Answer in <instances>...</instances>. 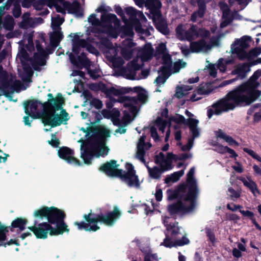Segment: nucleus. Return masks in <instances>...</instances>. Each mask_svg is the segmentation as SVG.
Masks as SVG:
<instances>
[{"mask_svg": "<svg viewBox=\"0 0 261 261\" xmlns=\"http://www.w3.org/2000/svg\"><path fill=\"white\" fill-rule=\"evenodd\" d=\"M49 208L47 222L51 225L55 224V228L60 234L64 232H68L69 229L64 221L66 216L64 212L55 206H50Z\"/></svg>", "mask_w": 261, "mask_h": 261, "instance_id": "obj_11", "label": "nucleus"}, {"mask_svg": "<svg viewBox=\"0 0 261 261\" xmlns=\"http://www.w3.org/2000/svg\"><path fill=\"white\" fill-rule=\"evenodd\" d=\"M83 218L87 223L84 221L75 222L74 225L77 226L79 230H84L87 231H96L100 229L97 225L98 222L106 225H112L114 222V210L103 214L100 212L99 214L92 213V210L88 214H84Z\"/></svg>", "mask_w": 261, "mask_h": 261, "instance_id": "obj_6", "label": "nucleus"}, {"mask_svg": "<svg viewBox=\"0 0 261 261\" xmlns=\"http://www.w3.org/2000/svg\"><path fill=\"white\" fill-rule=\"evenodd\" d=\"M199 10L194 12L191 16V20L193 22H196L198 18L203 16L205 10V5L201 2H198Z\"/></svg>", "mask_w": 261, "mask_h": 261, "instance_id": "obj_41", "label": "nucleus"}, {"mask_svg": "<svg viewBox=\"0 0 261 261\" xmlns=\"http://www.w3.org/2000/svg\"><path fill=\"white\" fill-rule=\"evenodd\" d=\"M146 5L148 6L153 15V20L156 28L163 34H167L168 30L166 25L165 23L161 22L162 18L159 11L162 5L161 2L159 0H146Z\"/></svg>", "mask_w": 261, "mask_h": 261, "instance_id": "obj_15", "label": "nucleus"}, {"mask_svg": "<svg viewBox=\"0 0 261 261\" xmlns=\"http://www.w3.org/2000/svg\"><path fill=\"white\" fill-rule=\"evenodd\" d=\"M187 63L180 60L174 63L172 67L171 70L173 73L179 72L180 69L184 68L186 67Z\"/></svg>", "mask_w": 261, "mask_h": 261, "instance_id": "obj_50", "label": "nucleus"}, {"mask_svg": "<svg viewBox=\"0 0 261 261\" xmlns=\"http://www.w3.org/2000/svg\"><path fill=\"white\" fill-rule=\"evenodd\" d=\"M205 38H202L198 41H193L190 43V50L191 53H207L210 51L212 48L217 46L219 44V38L218 37H213L207 42L204 39Z\"/></svg>", "mask_w": 261, "mask_h": 261, "instance_id": "obj_13", "label": "nucleus"}, {"mask_svg": "<svg viewBox=\"0 0 261 261\" xmlns=\"http://www.w3.org/2000/svg\"><path fill=\"white\" fill-rule=\"evenodd\" d=\"M88 20L89 22L92 25H100V20L96 18V14H91L89 16Z\"/></svg>", "mask_w": 261, "mask_h": 261, "instance_id": "obj_56", "label": "nucleus"}, {"mask_svg": "<svg viewBox=\"0 0 261 261\" xmlns=\"http://www.w3.org/2000/svg\"><path fill=\"white\" fill-rule=\"evenodd\" d=\"M167 125V121L160 118H158L150 127V133L151 137L155 141L159 140V138L157 134V128L162 133L164 132V129Z\"/></svg>", "mask_w": 261, "mask_h": 261, "instance_id": "obj_30", "label": "nucleus"}, {"mask_svg": "<svg viewBox=\"0 0 261 261\" xmlns=\"http://www.w3.org/2000/svg\"><path fill=\"white\" fill-rule=\"evenodd\" d=\"M10 86V81L7 72L0 66V89L6 97L9 96L10 92L8 90Z\"/></svg>", "mask_w": 261, "mask_h": 261, "instance_id": "obj_26", "label": "nucleus"}, {"mask_svg": "<svg viewBox=\"0 0 261 261\" xmlns=\"http://www.w3.org/2000/svg\"><path fill=\"white\" fill-rule=\"evenodd\" d=\"M85 47L90 53L95 55L96 56L99 55V53L98 50L96 49V48L92 45H91V44L89 43L87 41V45L86 46H85Z\"/></svg>", "mask_w": 261, "mask_h": 261, "instance_id": "obj_60", "label": "nucleus"}, {"mask_svg": "<svg viewBox=\"0 0 261 261\" xmlns=\"http://www.w3.org/2000/svg\"><path fill=\"white\" fill-rule=\"evenodd\" d=\"M250 70V67L247 64L238 65L232 71L233 74H237L241 79L244 78L246 74Z\"/></svg>", "mask_w": 261, "mask_h": 261, "instance_id": "obj_38", "label": "nucleus"}, {"mask_svg": "<svg viewBox=\"0 0 261 261\" xmlns=\"http://www.w3.org/2000/svg\"><path fill=\"white\" fill-rule=\"evenodd\" d=\"M135 91L138 92V99L135 97H128L124 95V94L128 92V90L125 88L117 87L115 88V102L118 101L122 103L123 106L128 108L130 114L125 112L124 111V116L122 121L117 120L116 118L119 116L120 113L115 110V126L117 127L115 129V133L120 134H124L126 132V126L134 119L138 112L139 107L138 100L144 103L147 97V92L141 87H135L134 88Z\"/></svg>", "mask_w": 261, "mask_h": 261, "instance_id": "obj_3", "label": "nucleus"}, {"mask_svg": "<svg viewBox=\"0 0 261 261\" xmlns=\"http://www.w3.org/2000/svg\"><path fill=\"white\" fill-rule=\"evenodd\" d=\"M99 41L96 42V45L99 49L105 54L110 53V50L114 49L112 42L103 35H95Z\"/></svg>", "mask_w": 261, "mask_h": 261, "instance_id": "obj_23", "label": "nucleus"}, {"mask_svg": "<svg viewBox=\"0 0 261 261\" xmlns=\"http://www.w3.org/2000/svg\"><path fill=\"white\" fill-rule=\"evenodd\" d=\"M231 19L229 15L223 14L220 26L222 28H224L228 25L231 22Z\"/></svg>", "mask_w": 261, "mask_h": 261, "instance_id": "obj_61", "label": "nucleus"}, {"mask_svg": "<svg viewBox=\"0 0 261 261\" xmlns=\"http://www.w3.org/2000/svg\"><path fill=\"white\" fill-rule=\"evenodd\" d=\"M115 12L122 17L125 24V27L123 28V32L125 35L132 37L134 35L133 29H135L136 32L138 33H145L139 21V19L142 21L146 20V18L142 12L137 11L132 7L126 8L125 12L129 17L128 21L123 17V10L120 7H115Z\"/></svg>", "mask_w": 261, "mask_h": 261, "instance_id": "obj_7", "label": "nucleus"}, {"mask_svg": "<svg viewBox=\"0 0 261 261\" xmlns=\"http://www.w3.org/2000/svg\"><path fill=\"white\" fill-rule=\"evenodd\" d=\"M195 172V168H192L187 174V184L185 188L188 190L189 195L188 196L184 197L183 200L185 202L184 205L182 203L179 205H172L169 207V211L171 213H175L179 210L184 211H189L194 206V200L196 199L198 189L196 180L194 178L193 175Z\"/></svg>", "mask_w": 261, "mask_h": 261, "instance_id": "obj_8", "label": "nucleus"}, {"mask_svg": "<svg viewBox=\"0 0 261 261\" xmlns=\"http://www.w3.org/2000/svg\"><path fill=\"white\" fill-rule=\"evenodd\" d=\"M63 6L64 8L68 11V13L74 14L79 17H83L84 15L81 4L77 1H73L72 4L69 2L65 1L63 2Z\"/></svg>", "mask_w": 261, "mask_h": 261, "instance_id": "obj_25", "label": "nucleus"}, {"mask_svg": "<svg viewBox=\"0 0 261 261\" xmlns=\"http://www.w3.org/2000/svg\"><path fill=\"white\" fill-rule=\"evenodd\" d=\"M261 76V70L256 71L249 80L229 92L225 97L214 104L207 111L208 117L211 118L214 114L220 115L222 113L233 110L240 105H249L254 102L260 95L256 89L259 84L257 80Z\"/></svg>", "mask_w": 261, "mask_h": 261, "instance_id": "obj_1", "label": "nucleus"}, {"mask_svg": "<svg viewBox=\"0 0 261 261\" xmlns=\"http://www.w3.org/2000/svg\"><path fill=\"white\" fill-rule=\"evenodd\" d=\"M23 70L25 72V73L27 74L26 75L22 77V80L24 82H31L32 79L31 77L33 74V71L30 66V65H23Z\"/></svg>", "mask_w": 261, "mask_h": 261, "instance_id": "obj_44", "label": "nucleus"}, {"mask_svg": "<svg viewBox=\"0 0 261 261\" xmlns=\"http://www.w3.org/2000/svg\"><path fill=\"white\" fill-rule=\"evenodd\" d=\"M146 136H142L136 143L135 158L142 163H145L144 156L146 152L151 147V144L149 142H146Z\"/></svg>", "mask_w": 261, "mask_h": 261, "instance_id": "obj_19", "label": "nucleus"}, {"mask_svg": "<svg viewBox=\"0 0 261 261\" xmlns=\"http://www.w3.org/2000/svg\"><path fill=\"white\" fill-rule=\"evenodd\" d=\"M243 150L245 152H247L250 155H251L253 158L261 163V157L253 150L249 149L247 148H244Z\"/></svg>", "mask_w": 261, "mask_h": 261, "instance_id": "obj_58", "label": "nucleus"}, {"mask_svg": "<svg viewBox=\"0 0 261 261\" xmlns=\"http://www.w3.org/2000/svg\"><path fill=\"white\" fill-rule=\"evenodd\" d=\"M185 114L189 117L185 124L188 125L192 138L189 139L188 143L182 146L181 149L183 151H188L192 147L194 139L199 136L200 130L198 127L199 121L193 117L194 115L188 110L186 111Z\"/></svg>", "mask_w": 261, "mask_h": 261, "instance_id": "obj_16", "label": "nucleus"}, {"mask_svg": "<svg viewBox=\"0 0 261 261\" xmlns=\"http://www.w3.org/2000/svg\"><path fill=\"white\" fill-rule=\"evenodd\" d=\"M26 48L31 51L34 50V44L33 43V36L30 35L28 38V44L26 45Z\"/></svg>", "mask_w": 261, "mask_h": 261, "instance_id": "obj_62", "label": "nucleus"}, {"mask_svg": "<svg viewBox=\"0 0 261 261\" xmlns=\"http://www.w3.org/2000/svg\"><path fill=\"white\" fill-rule=\"evenodd\" d=\"M126 171L118 168V165L115 163V177L120 180L130 187L139 188L141 181L138 176L136 174L134 166L129 163L125 165Z\"/></svg>", "mask_w": 261, "mask_h": 261, "instance_id": "obj_10", "label": "nucleus"}, {"mask_svg": "<svg viewBox=\"0 0 261 261\" xmlns=\"http://www.w3.org/2000/svg\"><path fill=\"white\" fill-rule=\"evenodd\" d=\"M47 96L49 99L47 101L42 103V107L44 111L51 110L52 111L44 113L42 121L45 126L55 127L61 125L64 121H68L69 114L63 109L65 99L61 93H58L55 98L51 93H48Z\"/></svg>", "mask_w": 261, "mask_h": 261, "instance_id": "obj_4", "label": "nucleus"}, {"mask_svg": "<svg viewBox=\"0 0 261 261\" xmlns=\"http://www.w3.org/2000/svg\"><path fill=\"white\" fill-rule=\"evenodd\" d=\"M88 73L93 80H96L100 76L97 74V71L96 69H88Z\"/></svg>", "mask_w": 261, "mask_h": 261, "instance_id": "obj_63", "label": "nucleus"}, {"mask_svg": "<svg viewBox=\"0 0 261 261\" xmlns=\"http://www.w3.org/2000/svg\"><path fill=\"white\" fill-rule=\"evenodd\" d=\"M192 89L193 88L191 86H177L175 95L178 98L183 97L187 95Z\"/></svg>", "mask_w": 261, "mask_h": 261, "instance_id": "obj_40", "label": "nucleus"}, {"mask_svg": "<svg viewBox=\"0 0 261 261\" xmlns=\"http://www.w3.org/2000/svg\"><path fill=\"white\" fill-rule=\"evenodd\" d=\"M28 228L33 232L37 239H46L48 233L50 236L60 234L55 228L47 222L38 223L37 225L34 224V226H30Z\"/></svg>", "mask_w": 261, "mask_h": 261, "instance_id": "obj_17", "label": "nucleus"}, {"mask_svg": "<svg viewBox=\"0 0 261 261\" xmlns=\"http://www.w3.org/2000/svg\"><path fill=\"white\" fill-rule=\"evenodd\" d=\"M215 135L217 138H220L223 139L230 145H238V142L233 140L231 137L226 134L221 129H219L218 130L216 131Z\"/></svg>", "mask_w": 261, "mask_h": 261, "instance_id": "obj_39", "label": "nucleus"}, {"mask_svg": "<svg viewBox=\"0 0 261 261\" xmlns=\"http://www.w3.org/2000/svg\"><path fill=\"white\" fill-rule=\"evenodd\" d=\"M176 37L180 40L191 41L198 37L208 38L210 33L204 28L198 29L197 26L191 24L188 27V24H180L176 29Z\"/></svg>", "mask_w": 261, "mask_h": 261, "instance_id": "obj_9", "label": "nucleus"}, {"mask_svg": "<svg viewBox=\"0 0 261 261\" xmlns=\"http://www.w3.org/2000/svg\"><path fill=\"white\" fill-rule=\"evenodd\" d=\"M233 62V61L232 59H224L221 58L218 60V63L217 65V67L221 72H224L226 70L227 65L232 64Z\"/></svg>", "mask_w": 261, "mask_h": 261, "instance_id": "obj_45", "label": "nucleus"}, {"mask_svg": "<svg viewBox=\"0 0 261 261\" xmlns=\"http://www.w3.org/2000/svg\"><path fill=\"white\" fill-rule=\"evenodd\" d=\"M189 239L185 236L183 237L181 240L173 241L170 236L166 233V238L163 242L161 243V245L164 246L166 247L172 248L187 245L189 243Z\"/></svg>", "mask_w": 261, "mask_h": 261, "instance_id": "obj_32", "label": "nucleus"}, {"mask_svg": "<svg viewBox=\"0 0 261 261\" xmlns=\"http://www.w3.org/2000/svg\"><path fill=\"white\" fill-rule=\"evenodd\" d=\"M173 158V155L171 153H168L165 156L162 152H160L156 155L155 162L156 164L160 165L162 171H165L172 169Z\"/></svg>", "mask_w": 261, "mask_h": 261, "instance_id": "obj_21", "label": "nucleus"}, {"mask_svg": "<svg viewBox=\"0 0 261 261\" xmlns=\"http://www.w3.org/2000/svg\"><path fill=\"white\" fill-rule=\"evenodd\" d=\"M242 193L241 190H235L232 187H229L227 191V195L230 199L236 201L241 197Z\"/></svg>", "mask_w": 261, "mask_h": 261, "instance_id": "obj_46", "label": "nucleus"}, {"mask_svg": "<svg viewBox=\"0 0 261 261\" xmlns=\"http://www.w3.org/2000/svg\"><path fill=\"white\" fill-rule=\"evenodd\" d=\"M96 12L101 13L100 25L108 26L112 25V22L114 23V14H108V10L104 5H101L96 9Z\"/></svg>", "mask_w": 261, "mask_h": 261, "instance_id": "obj_22", "label": "nucleus"}, {"mask_svg": "<svg viewBox=\"0 0 261 261\" xmlns=\"http://www.w3.org/2000/svg\"><path fill=\"white\" fill-rule=\"evenodd\" d=\"M91 29L90 32L96 34L95 35H102V34H107L109 37L114 38V27L112 25L108 26L103 25H93Z\"/></svg>", "mask_w": 261, "mask_h": 261, "instance_id": "obj_31", "label": "nucleus"}, {"mask_svg": "<svg viewBox=\"0 0 261 261\" xmlns=\"http://www.w3.org/2000/svg\"><path fill=\"white\" fill-rule=\"evenodd\" d=\"M123 64L124 62L121 59L115 58V75L123 76L132 80H139L146 78L149 74L147 70H143L141 71V76H137L136 71L138 69H135L132 66H129V63L127 65V68H124L122 67Z\"/></svg>", "mask_w": 261, "mask_h": 261, "instance_id": "obj_12", "label": "nucleus"}, {"mask_svg": "<svg viewBox=\"0 0 261 261\" xmlns=\"http://www.w3.org/2000/svg\"><path fill=\"white\" fill-rule=\"evenodd\" d=\"M14 25L13 18L10 15L6 16L4 20L3 27L8 31H11L14 28Z\"/></svg>", "mask_w": 261, "mask_h": 261, "instance_id": "obj_47", "label": "nucleus"}, {"mask_svg": "<svg viewBox=\"0 0 261 261\" xmlns=\"http://www.w3.org/2000/svg\"><path fill=\"white\" fill-rule=\"evenodd\" d=\"M155 56L158 59H161L163 64L167 67L171 64V57L168 54L165 44L161 43L156 49Z\"/></svg>", "mask_w": 261, "mask_h": 261, "instance_id": "obj_24", "label": "nucleus"}, {"mask_svg": "<svg viewBox=\"0 0 261 261\" xmlns=\"http://www.w3.org/2000/svg\"><path fill=\"white\" fill-rule=\"evenodd\" d=\"M19 58L22 64V68H23V65H29L28 62L31 60V59L30 58L29 54L23 48H22L20 50V54L19 55Z\"/></svg>", "mask_w": 261, "mask_h": 261, "instance_id": "obj_48", "label": "nucleus"}, {"mask_svg": "<svg viewBox=\"0 0 261 261\" xmlns=\"http://www.w3.org/2000/svg\"><path fill=\"white\" fill-rule=\"evenodd\" d=\"M48 143L55 148L58 147L60 144L59 140L56 138L55 134H51V139L48 141Z\"/></svg>", "mask_w": 261, "mask_h": 261, "instance_id": "obj_57", "label": "nucleus"}, {"mask_svg": "<svg viewBox=\"0 0 261 261\" xmlns=\"http://www.w3.org/2000/svg\"><path fill=\"white\" fill-rule=\"evenodd\" d=\"M64 19L61 18L60 15H58L57 17L52 20L51 28L55 31L61 30L60 25L63 23Z\"/></svg>", "mask_w": 261, "mask_h": 261, "instance_id": "obj_49", "label": "nucleus"}, {"mask_svg": "<svg viewBox=\"0 0 261 261\" xmlns=\"http://www.w3.org/2000/svg\"><path fill=\"white\" fill-rule=\"evenodd\" d=\"M99 170L110 177H114V160L102 164Z\"/></svg>", "mask_w": 261, "mask_h": 261, "instance_id": "obj_36", "label": "nucleus"}, {"mask_svg": "<svg viewBox=\"0 0 261 261\" xmlns=\"http://www.w3.org/2000/svg\"><path fill=\"white\" fill-rule=\"evenodd\" d=\"M23 84L19 80H15L13 84L11 85H10V88L12 91H16L17 92H19L20 89L25 90L26 87H23Z\"/></svg>", "mask_w": 261, "mask_h": 261, "instance_id": "obj_53", "label": "nucleus"}, {"mask_svg": "<svg viewBox=\"0 0 261 261\" xmlns=\"http://www.w3.org/2000/svg\"><path fill=\"white\" fill-rule=\"evenodd\" d=\"M237 178L241 181L243 185L251 191L254 196L257 197L260 195V193L257 188L256 184L252 179L250 176H239Z\"/></svg>", "mask_w": 261, "mask_h": 261, "instance_id": "obj_33", "label": "nucleus"}, {"mask_svg": "<svg viewBox=\"0 0 261 261\" xmlns=\"http://www.w3.org/2000/svg\"><path fill=\"white\" fill-rule=\"evenodd\" d=\"M9 228L10 226H6L0 222V242H3L6 240V233L9 232Z\"/></svg>", "mask_w": 261, "mask_h": 261, "instance_id": "obj_51", "label": "nucleus"}, {"mask_svg": "<svg viewBox=\"0 0 261 261\" xmlns=\"http://www.w3.org/2000/svg\"><path fill=\"white\" fill-rule=\"evenodd\" d=\"M208 93H209V92H205L201 89H199L197 92L193 93L189 99L192 101H195L201 98L202 94H207Z\"/></svg>", "mask_w": 261, "mask_h": 261, "instance_id": "obj_55", "label": "nucleus"}, {"mask_svg": "<svg viewBox=\"0 0 261 261\" xmlns=\"http://www.w3.org/2000/svg\"><path fill=\"white\" fill-rule=\"evenodd\" d=\"M101 113L104 118L111 119V121L114 124V109H113L111 111L103 109L102 110Z\"/></svg>", "mask_w": 261, "mask_h": 261, "instance_id": "obj_54", "label": "nucleus"}, {"mask_svg": "<svg viewBox=\"0 0 261 261\" xmlns=\"http://www.w3.org/2000/svg\"><path fill=\"white\" fill-rule=\"evenodd\" d=\"M47 57L48 55L46 52L35 53L34 55V60L31 62L33 69L36 71H40L41 68L40 66L46 65V58Z\"/></svg>", "mask_w": 261, "mask_h": 261, "instance_id": "obj_27", "label": "nucleus"}, {"mask_svg": "<svg viewBox=\"0 0 261 261\" xmlns=\"http://www.w3.org/2000/svg\"><path fill=\"white\" fill-rule=\"evenodd\" d=\"M90 105L97 109H101L103 106L102 101L96 98H94L92 99L90 101Z\"/></svg>", "mask_w": 261, "mask_h": 261, "instance_id": "obj_59", "label": "nucleus"}, {"mask_svg": "<svg viewBox=\"0 0 261 261\" xmlns=\"http://www.w3.org/2000/svg\"><path fill=\"white\" fill-rule=\"evenodd\" d=\"M90 130L92 134L81 146V157L87 165L91 164L93 157H104L108 154L109 149L106 144L111 135V131L101 125L91 126Z\"/></svg>", "mask_w": 261, "mask_h": 261, "instance_id": "obj_2", "label": "nucleus"}, {"mask_svg": "<svg viewBox=\"0 0 261 261\" xmlns=\"http://www.w3.org/2000/svg\"><path fill=\"white\" fill-rule=\"evenodd\" d=\"M42 103L40 101L37 99H31L25 101L24 103V112L26 115H31L33 119L37 118V116L34 113V111L37 110L38 105H42Z\"/></svg>", "mask_w": 261, "mask_h": 261, "instance_id": "obj_29", "label": "nucleus"}, {"mask_svg": "<svg viewBox=\"0 0 261 261\" xmlns=\"http://www.w3.org/2000/svg\"><path fill=\"white\" fill-rule=\"evenodd\" d=\"M87 45V40H80L79 42H72V50L73 53L78 55L81 51V47L85 48Z\"/></svg>", "mask_w": 261, "mask_h": 261, "instance_id": "obj_43", "label": "nucleus"}, {"mask_svg": "<svg viewBox=\"0 0 261 261\" xmlns=\"http://www.w3.org/2000/svg\"><path fill=\"white\" fill-rule=\"evenodd\" d=\"M146 166L148 169L149 174L152 178L156 179L160 178L161 174L162 173V171H161L160 169H159L157 167L151 168L147 166Z\"/></svg>", "mask_w": 261, "mask_h": 261, "instance_id": "obj_52", "label": "nucleus"}, {"mask_svg": "<svg viewBox=\"0 0 261 261\" xmlns=\"http://www.w3.org/2000/svg\"><path fill=\"white\" fill-rule=\"evenodd\" d=\"M28 220L26 219L17 218L12 222L9 229L11 231H13L14 228H18L19 231H22L25 229Z\"/></svg>", "mask_w": 261, "mask_h": 261, "instance_id": "obj_37", "label": "nucleus"}, {"mask_svg": "<svg viewBox=\"0 0 261 261\" xmlns=\"http://www.w3.org/2000/svg\"><path fill=\"white\" fill-rule=\"evenodd\" d=\"M134 46L131 39H125L122 43V54L126 59L131 58L134 51H138L137 57L134 59L130 63L129 66H132L135 69H139L143 65V62L150 60L153 56V49L149 43L138 49L133 48Z\"/></svg>", "mask_w": 261, "mask_h": 261, "instance_id": "obj_5", "label": "nucleus"}, {"mask_svg": "<svg viewBox=\"0 0 261 261\" xmlns=\"http://www.w3.org/2000/svg\"><path fill=\"white\" fill-rule=\"evenodd\" d=\"M232 168L238 173H241L243 172L244 169L243 166L239 162H236L235 165L232 166Z\"/></svg>", "mask_w": 261, "mask_h": 261, "instance_id": "obj_64", "label": "nucleus"}, {"mask_svg": "<svg viewBox=\"0 0 261 261\" xmlns=\"http://www.w3.org/2000/svg\"><path fill=\"white\" fill-rule=\"evenodd\" d=\"M167 199L168 200H173V199L178 198V197L180 198L179 200H178L177 203L169 205L168 210L171 214H175L178 212H181V213H184L190 212L192 211L195 208V199L194 200L193 207L191 208V210H190L189 211H184L182 210H179L178 211H177V212H176L175 213H171L169 211V207L171 206L179 205H180L181 203H182V205H185V202L184 201V200H183V198H184V197L188 196L189 195V193H188V190L185 188V185L181 186L179 188L178 190L177 191L172 190H168L167 191Z\"/></svg>", "mask_w": 261, "mask_h": 261, "instance_id": "obj_14", "label": "nucleus"}, {"mask_svg": "<svg viewBox=\"0 0 261 261\" xmlns=\"http://www.w3.org/2000/svg\"><path fill=\"white\" fill-rule=\"evenodd\" d=\"M184 170L175 172L167 176L165 178V181L167 184L175 182L177 181L179 179V178L184 175Z\"/></svg>", "mask_w": 261, "mask_h": 261, "instance_id": "obj_42", "label": "nucleus"}, {"mask_svg": "<svg viewBox=\"0 0 261 261\" xmlns=\"http://www.w3.org/2000/svg\"><path fill=\"white\" fill-rule=\"evenodd\" d=\"M62 32L60 30L55 31L50 35V44L52 48H56L63 38Z\"/></svg>", "mask_w": 261, "mask_h": 261, "instance_id": "obj_35", "label": "nucleus"}, {"mask_svg": "<svg viewBox=\"0 0 261 261\" xmlns=\"http://www.w3.org/2000/svg\"><path fill=\"white\" fill-rule=\"evenodd\" d=\"M249 39L243 37L237 39L231 45V51L232 54H236L240 59H244L248 57L245 49L248 47Z\"/></svg>", "mask_w": 261, "mask_h": 261, "instance_id": "obj_18", "label": "nucleus"}, {"mask_svg": "<svg viewBox=\"0 0 261 261\" xmlns=\"http://www.w3.org/2000/svg\"><path fill=\"white\" fill-rule=\"evenodd\" d=\"M58 154L61 159L65 160L68 163L79 166L81 165L80 160L74 157V151L68 147H60L58 150Z\"/></svg>", "mask_w": 261, "mask_h": 261, "instance_id": "obj_20", "label": "nucleus"}, {"mask_svg": "<svg viewBox=\"0 0 261 261\" xmlns=\"http://www.w3.org/2000/svg\"><path fill=\"white\" fill-rule=\"evenodd\" d=\"M49 208V207L43 206L34 211L33 216L35 218L34 222L35 225H37L39 221L43 220L44 219L47 220Z\"/></svg>", "mask_w": 261, "mask_h": 261, "instance_id": "obj_34", "label": "nucleus"}, {"mask_svg": "<svg viewBox=\"0 0 261 261\" xmlns=\"http://www.w3.org/2000/svg\"><path fill=\"white\" fill-rule=\"evenodd\" d=\"M163 223L166 227V234L172 237H175L180 233L178 223L172 222L169 217H165L163 220Z\"/></svg>", "mask_w": 261, "mask_h": 261, "instance_id": "obj_28", "label": "nucleus"}]
</instances>
